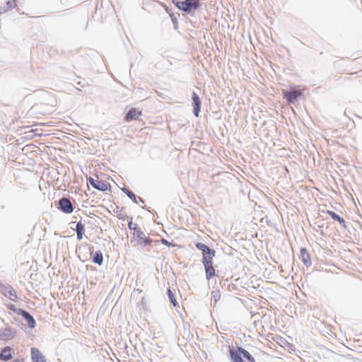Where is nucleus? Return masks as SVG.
<instances>
[{"instance_id": "20", "label": "nucleus", "mask_w": 362, "mask_h": 362, "mask_svg": "<svg viewBox=\"0 0 362 362\" xmlns=\"http://www.w3.org/2000/svg\"><path fill=\"white\" fill-rule=\"evenodd\" d=\"M122 191L127 195V197L132 199L134 203H137L136 196L135 194L127 187L122 188Z\"/></svg>"}, {"instance_id": "13", "label": "nucleus", "mask_w": 362, "mask_h": 362, "mask_svg": "<svg viewBox=\"0 0 362 362\" xmlns=\"http://www.w3.org/2000/svg\"><path fill=\"white\" fill-rule=\"evenodd\" d=\"M20 312V315H21L23 317V319L26 321L28 326L31 329L35 328V327L36 326V322L33 316L25 310H23V311Z\"/></svg>"}, {"instance_id": "7", "label": "nucleus", "mask_w": 362, "mask_h": 362, "mask_svg": "<svg viewBox=\"0 0 362 362\" xmlns=\"http://www.w3.org/2000/svg\"><path fill=\"white\" fill-rule=\"evenodd\" d=\"M202 263L206 272V277L209 280L215 275V269L213 267V259L209 257L208 259L203 258Z\"/></svg>"}, {"instance_id": "32", "label": "nucleus", "mask_w": 362, "mask_h": 362, "mask_svg": "<svg viewBox=\"0 0 362 362\" xmlns=\"http://www.w3.org/2000/svg\"><path fill=\"white\" fill-rule=\"evenodd\" d=\"M142 303H145L144 298H142Z\"/></svg>"}, {"instance_id": "17", "label": "nucleus", "mask_w": 362, "mask_h": 362, "mask_svg": "<svg viewBox=\"0 0 362 362\" xmlns=\"http://www.w3.org/2000/svg\"><path fill=\"white\" fill-rule=\"evenodd\" d=\"M327 214H329L334 221H338L344 228H346V221L344 219L339 216L337 213L328 210Z\"/></svg>"}, {"instance_id": "21", "label": "nucleus", "mask_w": 362, "mask_h": 362, "mask_svg": "<svg viewBox=\"0 0 362 362\" xmlns=\"http://www.w3.org/2000/svg\"><path fill=\"white\" fill-rule=\"evenodd\" d=\"M167 294H168V298H169L170 303H172V305L174 307L178 306V303L176 300V299L173 293V291H171L170 288H168Z\"/></svg>"}, {"instance_id": "23", "label": "nucleus", "mask_w": 362, "mask_h": 362, "mask_svg": "<svg viewBox=\"0 0 362 362\" xmlns=\"http://www.w3.org/2000/svg\"><path fill=\"white\" fill-rule=\"evenodd\" d=\"M221 298L219 291H214L211 292V299L214 303H216Z\"/></svg>"}, {"instance_id": "16", "label": "nucleus", "mask_w": 362, "mask_h": 362, "mask_svg": "<svg viewBox=\"0 0 362 362\" xmlns=\"http://www.w3.org/2000/svg\"><path fill=\"white\" fill-rule=\"evenodd\" d=\"M300 258L301 259L302 262L304 263V264L306 267L311 266L312 262H311V259H310V256L306 248L302 247L300 249Z\"/></svg>"}, {"instance_id": "18", "label": "nucleus", "mask_w": 362, "mask_h": 362, "mask_svg": "<svg viewBox=\"0 0 362 362\" xmlns=\"http://www.w3.org/2000/svg\"><path fill=\"white\" fill-rule=\"evenodd\" d=\"M92 262L98 265H102L103 262V255L100 250L96 251L92 257Z\"/></svg>"}, {"instance_id": "14", "label": "nucleus", "mask_w": 362, "mask_h": 362, "mask_svg": "<svg viewBox=\"0 0 362 362\" xmlns=\"http://www.w3.org/2000/svg\"><path fill=\"white\" fill-rule=\"evenodd\" d=\"M12 348L10 346H5L0 351V360L2 361H8L13 358Z\"/></svg>"}, {"instance_id": "28", "label": "nucleus", "mask_w": 362, "mask_h": 362, "mask_svg": "<svg viewBox=\"0 0 362 362\" xmlns=\"http://www.w3.org/2000/svg\"><path fill=\"white\" fill-rule=\"evenodd\" d=\"M172 21H173V24H174V28H175V29H177V26H178V25H177V20H176V19H173V18H172Z\"/></svg>"}, {"instance_id": "9", "label": "nucleus", "mask_w": 362, "mask_h": 362, "mask_svg": "<svg viewBox=\"0 0 362 362\" xmlns=\"http://www.w3.org/2000/svg\"><path fill=\"white\" fill-rule=\"evenodd\" d=\"M301 95L302 92L300 90H291L284 92V98L289 104L293 103Z\"/></svg>"}, {"instance_id": "30", "label": "nucleus", "mask_w": 362, "mask_h": 362, "mask_svg": "<svg viewBox=\"0 0 362 362\" xmlns=\"http://www.w3.org/2000/svg\"><path fill=\"white\" fill-rule=\"evenodd\" d=\"M139 201H141L142 203H144V201L142 198L139 197Z\"/></svg>"}, {"instance_id": "12", "label": "nucleus", "mask_w": 362, "mask_h": 362, "mask_svg": "<svg viewBox=\"0 0 362 362\" xmlns=\"http://www.w3.org/2000/svg\"><path fill=\"white\" fill-rule=\"evenodd\" d=\"M30 354L33 362H47L41 351L35 347L31 348Z\"/></svg>"}, {"instance_id": "5", "label": "nucleus", "mask_w": 362, "mask_h": 362, "mask_svg": "<svg viewBox=\"0 0 362 362\" xmlns=\"http://www.w3.org/2000/svg\"><path fill=\"white\" fill-rule=\"evenodd\" d=\"M134 239L137 242L138 245L143 247L151 245L152 243V240L150 238H146L144 233L141 229L134 232Z\"/></svg>"}, {"instance_id": "25", "label": "nucleus", "mask_w": 362, "mask_h": 362, "mask_svg": "<svg viewBox=\"0 0 362 362\" xmlns=\"http://www.w3.org/2000/svg\"><path fill=\"white\" fill-rule=\"evenodd\" d=\"M8 308L12 310L13 312H14L15 313H16L17 315H21V312L20 311H23V309H21V308H16V306L13 304L10 305L8 306Z\"/></svg>"}, {"instance_id": "22", "label": "nucleus", "mask_w": 362, "mask_h": 362, "mask_svg": "<svg viewBox=\"0 0 362 362\" xmlns=\"http://www.w3.org/2000/svg\"><path fill=\"white\" fill-rule=\"evenodd\" d=\"M241 353L243 354V357L248 362H255L254 357L245 349H242Z\"/></svg>"}, {"instance_id": "4", "label": "nucleus", "mask_w": 362, "mask_h": 362, "mask_svg": "<svg viewBox=\"0 0 362 362\" xmlns=\"http://www.w3.org/2000/svg\"><path fill=\"white\" fill-rule=\"evenodd\" d=\"M16 334V329L11 327L8 324L6 327L0 329V340L8 341L12 339Z\"/></svg>"}, {"instance_id": "24", "label": "nucleus", "mask_w": 362, "mask_h": 362, "mask_svg": "<svg viewBox=\"0 0 362 362\" xmlns=\"http://www.w3.org/2000/svg\"><path fill=\"white\" fill-rule=\"evenodd\" d=\"M15 6V1H8L5 6H4V11H7L11 10Z\"/></svg>"}, {"instance_id": "19", "label": "nucleus", "mask_w": 362, "mask_h": 362, "mask_svg": "<svg viewBox=\"0 0 362 362\" xmlns=\"http://www.w3.org/2000/svg\"><path fill=\"white\" fill-rule=\"evenodd\" d=\"M76 231L77 239L78 240H82L83 235L84 234V226L81 223V221H78L76 223Z\"/></svg>"}, {"instance_id": "6", "label": "nucleus", "mask_w": 362, "mask_h": 362, "mask_svg": "<svg viewBox=\"0 0 362 362\" xmlns=\"http://www.w3.org/2000/svg\"><path fill=\"white\" fill-rule=\"evenodd\" d=\"M196 248L202 252L203 258L208 259L209 257L213 259L215 257L216 251L211 249L206 245L202 243H197L195 244Z\"/></svg>"}, {"instance_id": "2", "label": "nucleus", "mask_w": 362, "mask_h": 362, "mask_svg": "<svg viewBox=\"0 0 362 362\" xmlns=\"http://www.w3.org/2000/svg\"><path fill=\"white\" fill-rule=\"evenodd\" d=\"M88 184H90L93 188L101 191L106 192L110 189V185L106 181H103L99 179H94L92 177L87 178Z\"/></svg>"}, {"instance_id": "10", "label": "nucleus", "mask_w": 362, "mask_h": 362, "mask_svg": "<svg viewBox=\"0 0 362 362\" xmlns=\"http://www.w3.org/2000/svg\"><path fill=\"white\" fill-rule=\"evenodd\" d=\"M192 105H193V113L196 117H198L199 115L200 108L202 102L199 96L195 93L193 92L192 95Z\"/></svg>"}, {"instance_id": "26", "label": "nucleus", "mask_w": 362, "mask_h": 362, "mask_svg": "<svg viewBox=\"0 0 362 362\" xmlns=\"http://www.w3.org/2000/svg\"><path fill=\"white\" fill-rule=\"evenodd\" d=\"M128 227L130 230H133L134 232L139 229L137 228V224L136 223H133L132 221L128 223Z\"/></svg>"}, {"instance_id": "11", "label": "nucleus", "mask_w": 362, "mask_h": 362, "mask_svg": "<svg viewBox=\"0 0 362 362\" xmlns=\"http://www.w3.org/2000/svg\"><path fill=\"white\" fill-rule=\"evenodd\" d=\"M242 347H238L236 349L234 348H230L229 352L230 356V359L233 362H243V354L241 353Z\"/></svg>"}, {"instance_id": "15", "label": "nucleus", "mask_w": 362, "mask_h": 362, "mask_svg": "<svg viewBox=\"0 0 362 362\" xmlns=\"http://www.w3.org/2000/svg\"><path fill=\"white\" fill-rule=\"evenodd\" d=\"M140 115H141V111H139L136 108H131L126 114L124 120L126 122H130L134 119H136Z\"/></svg>"}, {"instance_id": "29", "label": "nucleus", "mask_w": 362, "mask_h": 362, "mask_svg": "<svg viewBox=\"0 0 362 362\" xmlns=\"http://www.w3.org/2000/svg\"><path fill=\"white\" fill-rule=\"evenodd\" d=\"M12 362H23V361L20 359H15Z\"/></svg>"}, {"instance_id": "1", "label": "nucleus", "mask_w": 362, "mask_h": 362, "mask_svg": "<svg viewBox=\"0 0 362 362\" xmlns=\"http://www.w3.org/2000/svg\"><path fill=\"white\" fill-rule=\"evenodd\" d=\"M172 2L179 10L186 13L197 10L201 6L199 0H172Z\"/></svg>"}, {"instance_id": "33", "label": "nucleus", "mask_w": 362, "mask_h": 362, "mask_svg": "<svg viewBox=\"0 0 362 362\" xmlns=\"http://www.w3.org/2000/svg\"><path fill=\"white\" fill-rule=\"evenodd\" d=\"M142 303H145L144 298H142Z\"/></svg>"}, {"instance_id": "27", "label": "nucleus", "mask_w": 362, "mask_h": 362, "mask_svg": "<svg viewBox=\"0 0 362 362\" xmlns=\"http://www.w3.org/2000/svg\"><path fill=\"white\" fill-rule=\"evenodd\" d=\"M160 241L162 242L163 244L165 245H170V243L164 238H162Z\"/></svg>"}, {"instance_id": "8", "label": "nucleus", "mask_w": 362, "mask_h": 362, "mask_svg": "<svg viewBox=\"0 0 362 362\" xmlns=\"http://www.w3.org/2000/svg\"><path fill=\"white\" fill-rule=\"evenodd\" d=\"M1 287V293L6 297L9 298L11 300L16 301L17 298L15 289L10 285H2Z\"/></svg>"}, {"instance_id": "3", "label": "nucleus", "mask_w": 362, "mask_h": 362, "mask_svg": "<svg viewBox=\"0 0 362 362\" xmlns=\"http://www.w3.org/2000/svg\"><path fill=\"white\" fill-rule=\"evenodd\" d=\"M58 209L64 214H71L74 207L71 200L67 197H62L58 201Z\"/></svg>"}, {"instance_id": "31", "label": "nucleus", "mask_w": 362, "mask_h": 362, "mask_svg": "<svg viewBox=\"0 0 362 362\" xmlns=\"http://www.w3.org/2000/svg\"><path fill=\"white\" fill-rule=\"evenodd\" d=\"M279 267H280V269H281V272H282V271H283V269H282V266H280Z\"/></svg>"}]
</instances>
